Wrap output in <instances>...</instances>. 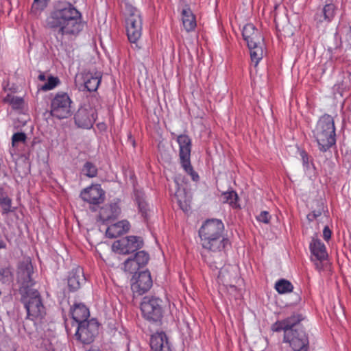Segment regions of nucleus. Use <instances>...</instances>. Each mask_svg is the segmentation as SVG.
<instances>
[{
    "instance_id": "nucleus-1",
    "label": "nucleus",
    "mask_w": 351,
    "mask_h": 351,
    "mask_svg": "<svg viewBox=\"0 0 351 351\" xmlns=\"http://www.w3.org/2000/svg\"><path fill=\"white\" fill-rule=\"evenodd\" d=\"M49 28L64 35H77L84 27L81 13L70 3L58 2L47 21Z\"/></svg>"
},
{
    "instance_id": "nucleus-2",
    "label": "nucleus",
    "mask_w": 351,
    "mask_h": 351,
    "mask_svg": "<svg viewBox=\"0 0 351 351\" xmlns=\"http://www.w3.org/2000/svg\"><path fill=\"white\" fill-rule=\"evenodd\" d=\"M302 319V315L293 314L287 319L276 322L272 326L274 331H284V342L289 343L293 351L308 350V339L300 325Z\"/></svg>"
},
{
    "instance_id": "nucleus-3",
    "label": "nucleus",
    "mask_w": 351,
    "mask_h": 351,
    "mask_svg": "<svg viewBox=\"0 0 351 351\" xmlns=\"http://www.w3.org/2000/svg\"><path fill=\"white\" fill-rule=\"evenodd\" d=\"M224 226L219 219H212L205 221L199 230L203 248L213 252L223 250L228 240L223 235Z\"/></svg>"
},
{
    "instance_id": "nucleus-4",
    "label": "nucleus",
    "mask_w": 351,
    "mask_h": 351,
    "mask_svg": "<svg viewBox=\"0 0 351 351\" xmlns=\"http://www.w3.org/2000/svg\"><path fill=\"white\" fill-rule=\"evenodd\" d=\"M319 149L323 152L328 150L336 143L335 126L332 116L325 114L320 117L313 131Z\"/></svg>"
},
{
    "instance_id": "nucleus-5",
    "label": "nucleus",
    "mask_w": 351,
    "mask_h": 351,
    "mask_svg": "<svg viewBox=\"0 0 351 351\" xmlns=\"http://www.w3.org/2000/svg\"><path fill=\"white\" fill-rule=\"evenodd\" d=\"M243 39L250 49L251 60L256 66L263 57V37L252 23L246 24L242 32Z\"/></svg>"
},
{
    "instance_id": "nucleus-6",
    "label": "nucleus",
    "mask_w": 351,
    "mask_h": 351,
    "mask_svg": "<svg viewBox=\"0 0 351 351\" xmlns=\"http://www.w3.org/2000/svg\"><path fill=\"white\" fill-rule=\"evenodd\" d=\"M21 302L27 311V317L32 320L42 318L45 314V308L41 296L36 289L21 293Z\"/></svg>"
},
{
    "instance_id": "nucleus-7",
    "label": "nucleus",
    "mask_w": 351,
    "mask_h": 351,
    "mask_svg": "<svg viewBox=\"0 0 351 351\" xmlns=\"http://www.w3.org/2000/svg\"><path fill=\"white\" fill-rule=\"evenodd\" d=\"M34 267L29 257H24L19 262L16 269V283L19 285V292L26 293L32 289L36 284L33 278Z\"/></svg>"
},
{
    "instance_id": "nucleus-8",
    "label": "nucleus",
    "mask_w": 351,
    "mask_h": 351,
    "mask_svg": "<svg viewBox=\"0 0 351 351\" xmlns=\"http://www.w3.org/2000/svg\"><path fill=\"white\" fill-rule=\"evenodd\" d=\"M73 101L69 95L64 92L56 94L51 101L50 114L58 119L71 117L73 114Z\"/></svg>"
},
{
    "instance_id": "nucleus-9",
    "label": "nucleus",
    "mask_w": 351,
    "mask_h": 351,
    "mask_svg": "<svg viewBox=\"0 0 351 351\" xmlns=\"http://www.w3.org/2000/svg\"><path fill=\"white\" fill-rule=\"evenodd\" d=\"M176 141L179 145V158L182 167L191 176L193 181H198L199 176L193 170L191 163V153L192 141L186 134H180L177 136Z\"/></svg>"
},
{
    "instance_id": "nucleus-10",
    "label": "nucleus",
    "mask_w": 351,
    "mask_h": 351,
    "mask_svg": "<svg viewBox=\"0 0 351 351\" xmlns=\"http://www.w3.org/2000/svg\"><path fill=\"white\" fill-rule=\"evenodd\" d=\"M125 27L128 40L132 43H136L142 35L143 19L141 12L134 7L128 9L125 19Z\"/></svg>"
},
{
    "instance_id": "nucleus-11",
    "label": "nucleus",
    "mask_w": 351,
    "mask_h": 351,
    "mask_svg": "<svg viewBox=\"0 0 351 351\" xmlns=\"http://www.w3.org/2000/svg\"><path fill=\"white\" fill-rule=\"evenodd\" d=\"M162 301L156 297L145 296L141 304L143 317L147 321L157 322L162 317Z\"/></svg>"
},
{
    "instance_id": "nucleus-12",
    "label": "nucleus",
    "mask_w": 351,
    "mask_h": 351,
    "mask_svg": "<svg viewBox=\"0 0 351 351\" xmlns=\"http://www.w3.org/2000/svg\"><path fill=\"white\" fill-rule=\"evenodd\" d=\"M99 324L95 319L83 322L77 326L75 334L76 339L84 344H89L94 341L98 333Z\"/></svg>"
},
{
    "instance_id": "nucleus-13",
    "label": "nucleus",
    "mask_w": 351,
    "mask_h": 351,
    "mask_svg": "<svg viewBox=\"0 0 351 351\" xmlns=\"http://www.w3.org/2000/svg\"><path fill=\"white\" fill-rule=\"evenodd\" d=\"M143 245V239L136 236H128L115 241L112 250L120 254H128L141 249Z\"/></svg>"
},
{
    "instance_id": "nucleus-14",
    "label": "nucleus",
    "mask_w": 351,
    "mask_h": 351,
    "mask_svg": "<svg viewBox=\"0 0 351 351\" xmlns=\"http://www.w3.org/2000/svg\"><path fill=\"white\" fill-rule=\"evenodd\" d=\"M105 193L100 184L92 185L84 189L80 193L82 199L92 204H99L104 200Z\"/></svg>"
},
{
    "instance_id": "nucleus-15",
    "label": "nucleus",
    "mask_w": 351,
    "mask_h": 351,
    "mask_svg": "<svg viewBox=\"0 0 351 351\" xmlns=\"http://www.w3.org/2000/svg\"><path fill=\"white\" fill-rule=\"evenodd\" d=\"M152 286V280L149 271L139 273L135 282L131 285V289L134 293L141 295L147 292Z\"/></svg>"
},
{
    "instance_id": "nucleus-16",
    "label": "nucleus",
    "mask_w": 351,
    "mask_h": 351,
    "mask_svg": "<svg viewBox=\"0 0 351 351\" xmlns=\"http://www.w3.org/2000/svg\"><path fill=\"white\" fill-rule=\"evenodd\" d=\"M150 346L153 351H173L164 332H157L152 335Z\"/></svg>"
},
{
    "instance_id": "nucleus-17",
    "label": "nucleus",
    "mask_w": 351,
    "mask_h": 351,
    "mask_svg": "<svg viewBox=\"0 0 351 351\" xmlns=\"http://www.w3.org/2000/svg\"><path fill=\"white\" fill-rule=\"evenodd\" d=\"M75 123L78 128L89 129L94 123L95 119L91 110L80 108L74 116Z\"/></svg>"
},
{
    "instance_id": "nucleus-18",
    "label": "nucleus",
    "mask_w": 351,
    "mask_h": 351,
    "mask_svg": "<svg viewBox=\"0 0 351 351\" xmlns=\"http://www.w3.org/2000/svg\"><path fill=\"white\" fill-rule=\"evenodd\" d=\"M121 214L117 203H111L102 206L99 211V218L103 222L117 219Z\"/></svg>"
},
{
    "instance_id": "nucleus-19",
    "label": "nucleus",
    "mask_w": 351,
    "mask_h": 351,
    "mask_svg": "<svg viewBox=\"0 0 351 351\" xmlns=\"http://www.w3.org/2000/svg\"><path fill=\"white\" fill-rule=\"evenodd\" d=\"M85 280L83 269L80 267H76L69 273L68 286L71 291H74L79 289L81 285L85 282Z\"/></svg>"
},
{
    "instance_id": "nucleus-20",
    "label": "nucleus",
    "mask_w": 351,
    "mask_h": 351,
    "mask_svg": "<svg viewBox=\"0 0 351 351\" xmlns=\"http://www.w3.org/2000/svg\"><path fill=\"white\" fill-rule=\"evenodd\" d=\"M130 223L128 220H121L107 228L106 235L108 238H116L129 231Z\"/></svg>"
},
{
    "instance_id": "nucleus-21",
    "label": "nucleus",
    "mask_w": 351,
    "mask_h": 351,
    "mask_svg": "<svg viewBox=\"0 0 351 351\" xmlns=\"http://www.w3.org/2000/svg\"><path fill=\"white\" fill-rule=\"evenodd\" d=\"M73 319L77 325L88 320L90 316L89 309L82 303H76L71 308Z\"/></svg>"
},
{
    "instance_id": "nucleus-22",
    "label": "nucleus",
    "mask_w": 351,
    "mask_h": 351,
    "mask_svg": "<svg viewBox=\"0 0 351 351\" xmlns=\"http://www.w3.org/2000/svg\"><path fill=\"white\" fill-rule=\"evenodd\" d=\"M84 84L85 88L89 92L97 90L101 80L100 72H87L84 74Z\"/></svg>"
},
{
    "instance_id": "nucleus-23",
    "label": "nucleus",
    "mask_w": 351,
    "mask_h": 351,
    "mask_svg": "<svg viewBox=\"0 0 351 351\" xmlns=\"http://www.w3.org/2000/svg\"><path fill=\"white\" fill-rule=\"evenodd\" d=\"M335 5L332 3H328L324 6L319 12L315 15V20L317 23L323 22L329 23L335 16Z\"/></svg>"
},
{
    "instance_id": "nucleus-24",
    "label": "nucleus",
    "mask_w": 351,
    "mask_h": 351,
    "mask_svg": "<svg viewBox=\"0 0 351 351\" xmlns=\"http://www.w3.org/2000/svg\"><path fill=\"white\" fill-rule=\"evenodd\" d=\"M182 20L183 26L186 32L193 31L195 28V16L189 7L186 6L182 10Z\"/></svg>"
},
{
    "instance_id": "nucleus-25",
    "label": "nucleus",
    "mask_w": 351,
    "mask_h": 351,
    "mask_svg": "<svg viewBox=\"0 0 351 351\" xmlns=\"http://www.w3.org/2000/svg\"><path fill=\"white\" fill-rule=\"evenodd\" d=\"M310 250L319 261H324L328 257L326 246L320 240L313 239L310 243Z\"/></svg>"
},
{
    "instance_id": "nucleus-26",
    "label": "nucleus",
    "mask_w": 351,
    "mask_h": 351,
    "mask_svg": "<svg viewBox=\"0 0 351 351\" xmlns=\"http://www.w3.org/2000/svg\"><path fill=\"white\" fill-rule=\"evenodd\" d=\"M134 197L139 212L144 218H147L149 209L148 205L145 199L144 193L141 191H135Z\"/></svg>"
},
{
    "instance_id": "nucleus-27",
    "label": "nucleus",
    "mask_w": 351,
    "mask_h": 351,
    "mask_svg": "<svg viewBox=\"0 0 351 351\" xmlns=\"http://www.w3.org/2000/svg\"><path fill=\"white\" fill-rule=\"evenodd\" d=\"M175 196L177 199L178 203L182 210L187 211L189 208V198L186 197L184 190H180V189L175 193Z\"/></svg>"
},
{
    "instance_id": "nucleus-28",
    "label": "nucleus",
    "mask_w": 351,
    "mask_h": 351,
    "mask_svg": "<svg viewBox=\"0 0 351 351\" xmlns=\"http://www.w3.org/2000/svg\"><path fill=\"white\" fill-rule=\"evenodd\" d=\"M223 202L230 204L232 208H237L239 207L238 204L239 197L237 193L234 191H228L222 194Z\"/></svg>"
},
{
    "instance_id": "nucleus-29",
    "label": "nucleus",
    "mask_w": 351,
    "mask_h": 351,
    "mask_svg": "<svg viewBox=\"0 0 351 351\" xmlns=\"http://www.w3.org/2000/svg\"><path fill=\"white\" fill-rule=\"evenodd\" d=\"M275 289L280 294L291 292L293 289V285L286 279H280L275 284Z\"/></svg>"
},
{
    "instance_id": "nucleus-30",
    "label": "nucleus",
    "mask_w": 351,
    "mask_h": 351,
    "mask_svg": "<svg viewBox=\"0 0 351 351\" xmlns=\"http://www.w3.org/2000/svg\"><path fill=\"white\" fill-rule=\"evenodd\" d=\"M4 102L9 104L14 109H21L23 107L24 99L22 97L8 94L3 99Z\"/></svg>"
},
{
    "instance_id": "nucleus-31",
    "label": "nucleus",
    "mask_w": 351,
    "mask_h": 351,
    "mask_svg": "<svg viewBox=\"0 0 351 351\" xmlns=\"http://www.w3.org/2000/svg\"><path fill=\"white\" fill-rule=\"evenodd\" d=\"M217 278L219 282H221L223 285L226 286L230 285L231 274L229 272L228 267H222L219 271Z\"/></svg>"
},
{
    "instance_id": "nucleus-32",
    "label": "nucleus",
    "mask_w": 351,
    "mask_h": 351,
    "mask_svg": "<svg viewBox=\"0 0 351 351\" xmlns=\"http://www.w3.org/2000/svg\"><path fill=\"white\" fill-rule=\"evenodd\" d=\"M82 173L88 178H95L97 175V168L93 163L88 161L83 166Z\"/></svg>"
},
{
    "instance_id": "nucleus-33",
    "label": "nucleus",
    "mask_w": 351,
    "mask_h": 351,
    "mask_svg": "<svg viewBox=\"0 0 351 351\" xmlns=\"http://www.w3.org/2000/svg\"><path fill=\"white\" fill-rule=\"evenodd\" d=\"M136 264L139 266V267H143L146 265L149 261V256L147 253L144 251H139L136 253L135 256L133 257Z\"/></svg>"
},
{
    "instance_id": "nucleus-34",
    "label": "nucleus",
    "mask_w": 351,
    "mask_h": 351,
    "mask_svg": "<svg viewBox=\"0 0 351 351\" xmlns=\"http://www.w3.org/2000/svg\"><path fill=\"white\" fill-rule=\"evenodd\" d=\"M123 267L125 271L131 274L136 273L140 269L133 258H128L123 263Z\"/></svg>"
},
{
    "instance_id": "nucleus-35",
    "label": "nucleus",
    "mask_w": 351,
    "mask_h": 351,
    "mask_svg": "<svg viewBox=\"0 0 351 351\" xmlns=\"http://www.w3.org/2000/svg\"><path fill=\"white\" fill-rule=\"evenodd\" d=\"M60 80L57 77L50 76L47 79V82L40 87V90L47 91L53 89L58 84Z\"/></svg>"
},
{
    "instance_id": "nucleus-36",
    "label": "nucleus",
    "mask_w": 351,
    "mask_h": 351,
    "mask_svg": "<svg viewBox=\"0 0 351 351\" xmlns=\"http://www.w3.org/2000/svg\"><path fill=\"white\" fill-rule=\"evenodd\" d=\"M27 139V136L23 132L14 133L12 137V147H17L20 143L25 145Z\"/></svg>"
},
{
    "instance_id": "nucleus-37",
    "label": "nucleus",
    "mask_w": 351,
    "mask_h": 351,
    "mask_svg": "<svg viewBox=\"0 0 351 351\" xmlns=\"http://www.w3.org/2000/svg\"><path fill=\"white\" fill-rule=\"evenodd\" d=\"M12 200L8 197H0V207L3 213H8L11 212Z\"/></svg>"
},
{
    "instance_id": "nucleus-38",
    "label": "nucleus",
    "mask_w": 351,
    "mask_h": 351,
    "mask_svg": "<svg viewBox=\"0 0 351 351\" xmlns=\"http://www.w3.org/2000/svg\"><path fill=\"white\" fill-rule=\"evenodd\" d=\"M12 274L10 268L0 269V281L3 283H6L12 280Z\"/></svg>"
},
{
    "instance_id": "nucleus-39",
    "label": "nucleus",
    "mask_w": 351,
    "mask_h": 351,
    "mask_svg": "<svg viewBox=\"0 0 351 351\" xmlns=\"http://www.w3.org/2000/svg\"><path fill=\"white\" fill-rule=\"evenodd\" d=\"M47 1L48 0H34L32 5V12L36 14L38 11L43 10L47 6Z\"/></svg>"
},
{
    "instance_id": "nucleus-40",
    "label": "nucleus",
    "mask_w": 351,
    "mask_h": 351,
    "mask_svg": "<svg viewBox=\"0 0 351 351\" xmlns=\"http://www.w3.org/2000/svg\"><path fill=\"white\" fill-rule=\"evenodd\" d=\"M256 219L265 223H268L271 219V215L267 211H262L257 217Z\"/></svg>"
},
{
    "instance_id": "nucleus-41",
    "label": "nucleus",
    "mask_w": 351,
    "mask_h": 351,
    "mask_svg": "<svg viewBox=\"0 0 351 351\" xmlns=\"http://www.w3.org/2000/svg\"><path fill=\"white\" fill-rule=\"evenodd\" d=\"M332 232L328 226H325L323 230V238L328 241L331 238Z\"/></svg>"
},
{
    "instance_id": "nucleus-42",
    "label": "nucleus",
    "mask_w": 351,
    "mask_h": 351,
    "mask_svg": "<svg viewBox=\"0 0 351 351\" xmlns=\"http://www.w3.org/2000/svg\"><path fill=\"white\" fill-rule=\"evenodd\" d=\"M301 156H302V162H303L304 165L306 166V167H308V156H307L306 153L305 152H302Z\"/></svg>"
},
{
    "instance_id": "nucleus-43",
    "label": "nucleus",
    "mask_w": 351,
    "mask_h": 351,
    "mask_svg": "<svg viewBox=\"0 0 351 351\" xmlns=\"http://www.w3.org/2000/svg\"><path fill=\"white\" fill-rule=\"evenodd\" d=\"M322 210L321 209H319L317 210H313L311 214L308 215V217H312V219H316L317 217L320 216L322 215Z\"/></svg>"
},
{
    "instance_id": "nucleus-44",
    "label": "nucleus",
    "mask_w": 351,
    "mask_h": 351,
    "mask_svg": "<svg viewBox=\"0 0 351 351\" xmlns=\"http://www.w3.org/2000/svg\"><path fill=\"white\" fill-rule=\"evenodd\" d=\"M38 78L40 81H45L46 80V76L44 73H40L39 75L38 76Z\"/></svg>"
},
{
    "instance_id": "nucleus-45",
    "label": "nucleus",
    "mask_w": 351,
    "mask_h": 351,
    "mask_svg": "<svg viewBox=\"0 0 351 351\" xmlns=\"http://www.w3.org/2000/svg\"><path fill=\"white\" fill-rule=\"evenodd\" d=\"M6 245L4 241H0V249L1 248H5Z\"/></svg>"
},
{
    "instance_id": "nucleus-46",
    "label": "nucleus",
    "mask_w": 351,
    "mask_h": 351,
    "mask_svg": "<svg viewBox=\"0 0 351 351\" xmlns=\"http://www.w3.org/2000/svg\"><path fill=\"white\" fill-rule=\"evenodd\" d=\"M43 351H53V350H49V349H45Z\"/></svg>"
}]
</instances>
